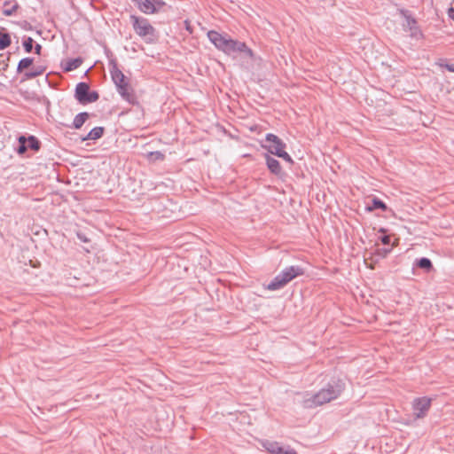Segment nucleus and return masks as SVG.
I'll use <instances>...</instances> for the list:
<instances>
[{
	"instance_id": "nucleus-23",
	"label": "nucleus",
	"mask_w": 454,
	"mask_h": 454,
	"mask_svg": "<svg viewBox=\"0 0 454 454\" xmlns=\"http://www.w3.org/2000/svg\"><path fill=\"white\" fill-rule=\"evenodd\" d=\"M9 4V2L8 1H5L4 4V10H3V14L4 16H12L15 12L16 10L18 9L19 5L17 4H15L14 5H12L11 8H6V6Z\"/></svg>"
},
{
	"instance_id": "nucleus-16",
	"label": "nucleus",
	"mask_w": 454,
	"mask_h": 454,
	"mask_svg": "<svg viewBox=\"0 0 454 454\" xmlns=\"http://www.w3.org/2000/svg\"><path fill=\"white\" fill-rule=\"evenodd\" d=\"M89 114L86 112L80 113L75 115L73 121V126L74 129H78L82 128V126L84 124L86 120L88 119Z\"/></svg>"
},
{
	"instance_id": "nucleus-5",
	"label": "nucleus",
	"mask_w": 454,
	"mask_h": 454,
	"mask_svg": "<svg viewBox=\"0 0 454 454\" xmlns=\"http://www.w3.org/2000/svg\"><path fill=\"white\" fill-rule=\"evenodd\" d=\"M130 21L136 34L143 38L145 43H151L155 41V28L151 25L147 19L131 15Z\"/></svg>"
},
{
	"instance_id": "nucleus-18",
	"label": "nucleus",
	"mask_w": 454,
	"mask_h": 454,
	"mask_svg": "<svg viewBox=\"0 0 454 454\" xmlns=\"http://www.w3.org/2000/svg\"><path fill=\"white\" fill-rule=\"evenodd\" d=\"M27 149L38 151L41 147V143L35 136H29L27 137Z\"/></svg>"
},
{
	"instance_id": "nucleus-12",
	"label": "nucleus",
	"mask_w": 454,
	"mask_h": 454,
	"mask_svg": "<svg viewBox=\"0 0 454 454\" xmlns=\"http://www.w3.org/2000/svg\"><path fill=\"white\" fill-rule=\"evenodd\" d=\"M265 160H266V165H267L269 170L272 174H274L276 176H279L282 174V168H281L280 163L278 160L270 156L269 154L265 155Z\"/></svg>"
},
{
	"instance_id": "nucleus-10",
	"label": "nucleus",
	"mask_w": 454,
	"mask_h": 454,
	"mask_svg": "<svg viewBox=\"0 0 454 454\" xmlns=\"http://www.w3.org/2000/svg\"><path fill=\"white\" fill-rule=\"evenodd\" d=\"M140 12L153 14L161 9L165 3L161 0H132Z\"/></svg>"
},
{
	"instance_id": "nucleus-6",
	"label": "nucleus",
	"mask_w": 454,
	"mask_h": 454,
	"mask_svg": "<svg viewBox=\"0 0 454 454\" xmlns=\"http://www.w3.org/2000/svg\"><path fill=\"white\" fill-rule=\"evenodd\" d=\"M265 142L266 144L262 145V147L270 153L282 158L288 163L293 162L291 156L285 151L286 144L278 136L268 133L265 137Z\"/></svg>"
},
{
	"instance_id": "nucleus-26",
	"label": "nucleus",
	"mask_w": 454,
	"mask_h": 454,
	"mask_svg": "<svg viewBox=\"0 0 454 454\" xmlns=\"http://www.w3.org/2000/svg\"><path fill=\"white\" fill-rule=\"evenodd\" d=\"M77 238L79 240H81L82 242H84V243H87L90 241V239L85 236V234H83L82 232H77Z\"/></svg>"
},
{
	"instance_id": "nucleus-27",
	"label": "nucleus",
	"mask_w": 454,
	"mask_h": 454,
	"mask_svg": "<svg viewBox=\"0 0 454 454\" xmlns=\"http://www.w3.org/2000/svg\"><path fill=\"white\" fill-rule=\"evenodd\" d=\"M441 67H445L448 71L454 73V63L451 64H439Z\"/></svg>"
},
{
	"instance_id": "nucleus-4",
	"label": "nucleus",
	"mask_w": 454,
	"mask_h": 454,
	"mask_svg": "<svg viewBox=\"0 0 454 454\" xmlns=\"http://www.w3.org/2000/svg\"><path fill=\"white\" fill-rule=\"evenodd\" d=\"M305 270L300 265H291L281 270L267 286L270 291H276L286 286L290 281L302 276Z\"/></svg>"
},
{
	"instance_id": "nucleus-25",
	"label": "nucleus",
	"mask_w": 454,
	"mask_h": 454,
	"mask_svg": "<svg viewBox=\"0 0 454 454\" xmlns=\"http://www.w3.org/2000/svg\"><path fill=\"white\" fill-rule=\"evenodd\" d=\"M280 454H298L295 450L290 446L284 447Z\"/></svg>"
},
{
	"instance_id": "nucleus-22",
	"label": "nucleus",
	"mask_w": 454,
	"mask_h": 454,
	"mask_svg": "<svg viewBox=\"0 0 454 454\" xmlns=\"http://www.w3.org/2000/svg\"><path fill=\"white\" fill-rule=\"evenodd\" d=\"M18 140H19V147L17 149V153L19 154H24L27 150V137L25 136H20Z\"/></svg>"
},
{
	"instance_id": "nucleus-17",
	"label": "nucleus",
	"mask_w": 454,
	"mask_h": 454,
	"mask_svg": "<svg viewBox=\"0 0 454 454\" xmlns=\"http://www.w3.org/2000/svg\"><path fill=\"white\" fill-rule=\"evenodd\" d=\"M82 59L81 58L68 59L66 63L64 69L66 71L75 70L82 65Z\"/></svg>"
},
{
	"instance_id": "nucleus-9",
	"label": "nucleus",
	"mask_w": 454,
	"mask_h": 454,
	"mask_svg": "<svg viewBox=\"0 0 454 454\" xmlns=\"http://www.w3.org/2000/svg\"><path fill=\"white\" fill-rule=\"evenodd\" d=\"M432 399L427 396L417 397L412 401V412L416 418H424L429 411Z\"/></svg>"
},
{
	"instance_id": "nucleus-21",
	"label": "nucleus",
	"mask_w": 454,
	"mask_h": 454,
	"mask_svg": "<svg viewBox=\"0 0 454 454\" xmlns=\"http://www.w3.org/2000/svg\"><path fill=\"white\" fill-rule=\"evenodd\" d=\"M367 209L369 211H372L373 209H381V210L385 211L387 209V205L382 200H380V199L374 198L372 200V207H368Z\"/></svg>"
},
{
	"instance_id": "nucleus-11",
	"label": "nucleus",
	"mask_w": 454,
	"mask_h": 454,
	"mask_svg": "<svg viewBox=\"0 0 454 454\" xmlns=\"http://www.w3.org/2000/svg\"><path fill=\"white\" fill-rule=\"evenodd\" d=\"M261 446L270 454H280L284 446L276 441L262 439L259 441Z\"/></svg>"
},
{
	"instance_id": "nucleus-1",
	"label": "nucleus",
	"mask_w": 454,
	"mask_h": 454,
	"mask_svg": "<svg viewBox=\"0 0 454 454\" xmlns=\"http://www.w3.org/2000/svg\"><path fill=\"white\" fill-rule=\"evenodd\" d=\"M345 383L341 380H333L316 394H306L302 400L305 408L312 409L336 399L342 393Z\"/></svg>"
},
{
	"instance_id": "nucleus-30",
	"label": "nucleus",
	"mask_w": 454,
	"mask_h": 454,
	"mask_svg": "<svg viewBox=\"0 0 454 454\" xmlns=\"http://www.w3.org/2000/svg\"><path fill=\"white\" fill-rule=\"evenodd\" d=\"M448 16L454 21V8L450 7L448 11Z\"/></svg>"
},
{
	"instance_id": "nucleus-19",
	"label": "nucleus",
	"mask_w": 454,
	"mask_h": 454,
	"mask_svg": "<svg viewBox=\"0 0 454 454\" xmlns=\"http://www.w3.org/2000/svg\"><path fill=\"white\" fill-rule=\"evenodd\" d=\"M416 265L419 268L426 270L427 271L433 268L432 262L427 257H422V258L417 260Z\"/></svg>"
},
{
	"instance_id": "nucleus-8",
	"label": "nucleus",
	"mask_w": 454,
	"mask_h": 454,
	"mask_svg": "<svg viewBox=\"0 0 454 454\" xmlns=\"http://www.w3.org/2000/svg\"><path fill=\"white\" fill-rule=\"evenodd\" d=\"M401 13L405 19L403 24V29L410 32V36L416 40L422 39L424 37L423 33L417 24V20L412 18L408 11H402Z\"/></svg>"
},
{
	"instance_id": "nucleus-2",
	"label": "nucleus",
	"mask_w": 454,
	"mask_h": 454,
	"mask_svg": "<svg viewBox=\"0 0 454 454\" xmlns=\"http://www.w3.org/2000/svg\"><path fill=\"white\" fill-rule=\"evenodd\" d=\"M207 37L219 51H222L228 55L235 52H243L251 59L254 57L253 51L243 42L224 36L215 30L208 31Z\"/></svg>"
},
{
	"instance_id": "nucleus-13",
	"label": "nucleus",
	"mask_w": 454,
	"mask_h": 454,
	"mask_svg": "<svg viewBox=\"0 0 454 454\" xmlns=\"http://www.w3.org/2000/svg\"><path fill=\"white\" fill-rule=\"evenodd\" d=\"M46 71V67L43 65L33 66L30 70L24 72L23 80H31L42 75Z\"/></svg>"
},
{
	"instance_id": "nucleus-20",
	"label": "nucleus",
	"mask_w": 454,
	"mask_h": 454,
	"mask_svg": "<svg viewBox=\"0 0 454 454\" xmlns=\"http://www.w3.org/2000/svg\"><path fill=\"white\" fill-rule=\"evenodd\" d=\"M11 43L12 41L9 34L0 32V51L6 49Z\"/></svg>"
},
{
	"instance_id": "nucleus-14",
	"label": "nucleus",
	"mask_w": 454,
	"mask_h": 454,
	"mask_svg": "<svg viewBox=\"0 0 454 454\" xmlns=\"http://www.w3.org/2000/svg\"><path fill=\"white\" fill-rule=\"evenodd\" d=\"M103 127H95L88 133V135L82 140H96L100 138L103 136Z\"/></svg>"
},
{
	"instance_id": "nucleus-28",
	"label": "nucleus",
	"mask_w": 454,
	"mask_h": 454,
	"mask_svg": "<svg viewBox=\"0 0 454 454\" xmlns=\"http://www.w3.org/2000/svg\"><path fill=\"white\" fill-rule=\"evenodd\" d=\"M390 236L388 235H384L380 238V241L384 244V245H388L390 243Z\"/></svg>"
},
{
	"instance_id": "nucleus-24",
	"label": "nucleus",
	"mask_w": 454,
	"mask_h": 454,
	"mask_svg": "<svg viewBox=\"0 0 454 454\" xmlns=\"http://www.w3.org/2000/svg\"><path fill=\"white\" fill-rule=\"evenodd\" d=\"M34 40L31 37H26L23 41V47L26 52L29 53L33 50Z\"/></svg>"
},
{
	"instance_id": "nucleus-3",
	"label": "nucleus",
	"mask_w": 454,
	"mask_h": 454,
	"mask_svg": "<svg viewBox=\"0 0 454 454\" xmlns=\"http://www.w3.org/2000/svg\"><path fill=\"white\" fill-rule=\"evenodd\" d=\"M109 72L121 98L131 105L137 103V97L124 74L119 69L115 59L109 61Z\"/></svg>"
},
{
	"instance_id": "nucleus-15",
	"label": "nucleus",
	"mask_w": 454,
	"mask_h": 454,
	"mask_svg": "<svg viewBox=\"0 0 454 454\" xmlns=\"http://www.w3.org/2000/svg\"><path fill=\"white\" fill-rule=\"evenodd\" d=\"M33 63H34L33 58L27 57V58L21 59L19 61L18 66H17V73L24 74L25 69L30 67L33 65Z\"/></svg>"
},
{
	"instance_id": "nucleus-29",
	"label": "nucleus",
	"mask_w": 454,
	"mask_h": 454,
	"mask_svg": "<svg viewBox=\"0 0 454 454\" xmlns=\"http://www.w3.org/2000/svg\"><path fill=\"white\" fill-rule=\"evenodd\" d=\"M41 51H42V45L39 44V43H36L35 45V54L40 55L41 54Z\"/></svg>"
},
{
	"instance_id": "nucleus-7",
	"label": "nucleus",
	"mask_w": 454,
	"mask_h": 454,
	"mask_svg": "<svg viewBox=\"0 0 454 454\" xmlns=\"http://www.w3.org/2000/svg\"><path fill=\"white\" fill-rule=\"evenodd\" d=\"M75 98L79 103L85 105L96 102L99 95L95 90H90L88 83L81 82L75 87Z\"/></svg>"
}]
</instances>
